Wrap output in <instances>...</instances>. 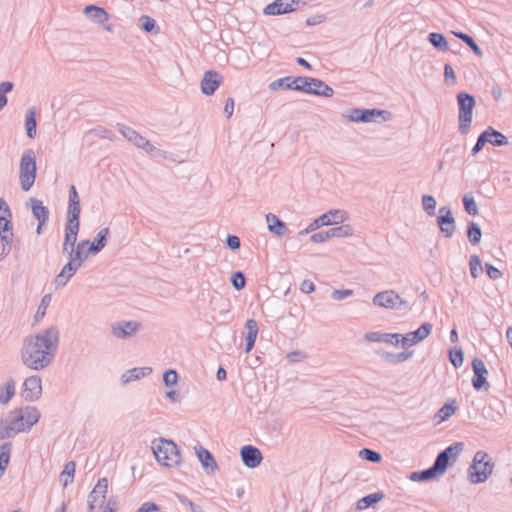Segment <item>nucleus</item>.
<instances>
[{
	"label": "nucleus",
	"instance_id": "f257e3e1",
	"mask_svg": "<svg viewBox=\"0 0 512 512\" xmlns=\"http://www.w3.org/2000/svg\"><path fill=\"white\" fill-rule=\"evenodd\" d=\"M59 341L60 332L54 326L25 337L20 349L22 364L30 370H44L53 362Z\"/></svg>",
	"mask_w": 512,
	"mask_h": 512
},
{
	"label": "nucleus",
	"instance_id": "f03ea898",
	"mask_svg": "<svg viewBox=\"0 0 512 512\" xmlns=\"http://www.w3.org/2000/svg\"><path fill=\"white\" fill-rule=\"evenodd\" d=\"M494 462L484 450H478L467 469V478L471 484L484 483L493 473Z\"/></svg>",
	"mask_w": 512,
	"mask_h": 512
},
{
	"label": "nucleus",
	"instance_id": "7ed1b4c3",
	"mask_svg": "<svg viewBox=\"0 0 512 512\" xmlns=\"http://www.w3.org/2000/svg\"><path fill=\"white\" fill-rule=\"evenodd\" d=\"M153 454L161 465L172 468L180 465L181 454L177 444L173 440L160 438L152 442Z\"/></svg>",
	"mask_w": 512,
	"mask_h": 512
},
{
	"label": "nucleus",
	"instance_id": "20e7f679",
	"mask_svg": "<svg viewBox=\"0 0 512 512\" xmlns=\"http://www.w3.org/2000/svg\"><path fill=\"white\" fill-rule=\"evenodd\" d=\"M37 177L36 155L33 149L23 152L19 165V181L24 192L29 191Z\"/></svg>",
	"mask_w": 512,
	"mask_h": 512
},
{
	"label": "nucleus",
	"instance_id": "39448f33",
	"mask_svg": "<svg viewBox=\"0 0 512 512\" xmlns=\"http://www.w3.org/2000/svg\"><path fill=\"white\" fill-rule=\"evenodd\" d=\"M458 105L459 132L466 135L472 124L473 110L476 105L475 97L468 92H459L456 96Z\"/></svg>",
	"mask_w": 512,
	"mask_h": 512
},
{
	"label": "nucleus",
	"instance_id": "423d86ee",
	"mask_svg": "<svg viewBox=\"0 0 512 512\" xmlns=\"http://www.w3.org/2000/svg\"><path fill=\"white\" fill-rule=\"evenodd\" d=\"M372 303L375 306H379L390 310H411L412 308L411 304L408 301L404 300L394 290H385L376 293L372 298Z\"/></svg>",
	"mask_w": 512,
	"mask_h": 512
},
{
	"label": "nucleus",
	"instance_id": "0eeeda50",
	"mask_svg": "<svg viewBox=\"0 0 512 512\" xmlns=\"http://www.w3.org/2000/svg\"><path fill=\"white\" fill-rule=\"evenodd\" d=\"M345 116L351 122L371 123L376 122L379 117H381L383 121H388L391 118V113L387 110L377 108H353L347 111Z\"/></svg>",
	"mask_w": 512,
	"mask_h": 512
},
{
	"label": "nucleus",
	"instance_id": "6e6552de",
	"mask_svg": "<svg viewBox=\"0 0 512 512\" xmlns=\"http://www.w3.org/2000/svg\"><path fill=\"white\" fill-rule=\"evenodd\" d=\"M463 448V442H454L438 453L434 460L433 466L440 475L444 474L448 467H450L457 460Z\"/></svg>",
	"mask_w": 512,
	"mask_h": 512
},
{
	"label": "nucleus",
	"instance_id": "1a4fd4ad",
	"mask_svg": "<svg viewBox=\"0 0 512 512\" xmlns=\"http://www.w3.org/2000/svg\"><path fill=\"white\" fill-rule=\"evenodd\" d=\"M473 376L471 379L472 386L476 391H488L490 383L487 380L488 370L485 363L480 358H474L471 362Z\"/></svg>",
	"mask_w": 512,
	"mask_h": 512
},
{
	"label": "nucleus",
	"instance_id": "9d476101",
	"mask_svg": "<svg viewBox=\"0 0 512 512\" xmlns=\"http://www.w3.org/2000/svg\"><path fill=\"white\" fill-rule=\"evenodd\" d=\"M42 395V380L39 375H31L27 377L21 389V396L28 402H35Z\"/></svg>",
	"mask_w": 512,
	"mask_h": 512
},
{
	"label": "nucleus",
	"instance_id": "9b49d317",
	"mask_svg": "<svg viewBox=\"0 0 512 512\" xmlns=\"http://www.w3.org/2000/svg\"><path fill=\"white\" fill-rule=\"evenodd\" d=\"M80 198L75 185H71L68 194V207L66 214V223L80 226Z\"/></svg>",
	"mask_w": 512,
	"mask_h": 512
},
{
	"label": "nucleus",
	"instance_id": "f8f14e48",
	"mask_svg": "<svg viewBox=\"0 0 512 512\" xmlns=\"http://www.w3.org/2000/svg\"><path fill=\"white\" fill-rule=\"evenodd\" d=\"M433 329V325L430 322H424L416 330L406 334H401L400 343L403 347L413 346L422 340L426 339Z\"/></svg>",
	"mask_w": 512,
	"mask_h": 512
},
{
	"label": "nucleus",
	"instance_id": "ddd939ff",
	"mask_svg": "<svg viewBox=\"0 0 512 512\" xmlns=\"http://www.w3.org/2000/svg\"><path fill=\"white\" fill-rule=\"evenodd\" d=\"M437 225L445 238H451L453 236L456 229V223L449 206H442L439 208Z\"/></svg>",
	"mask_w": 512,
	"mask_h": 512
},
{
	"label": "nucleus",
	"instance_id": "4468645a",
	"mask_svg": "<svg viewBox=\"0 0 512 512\" xmlns=\"http://www.w3.org/2000/svg\"><path fill=\"white\" fill-rule=\"evenodd\" d=\"M118 129L123 137H125L129 142L133 143L137 148L143 149L149 153L155 150V147L135 129L124 124H118Z\"/></svg>",
	"mask_w": 512,
	"mask_h": 512
},
{
	"label": "nucleus",
	"instance_id": "2eb2a0df",
	"mask_svg": "<svg viewBox=\"0 0 512 512\" xmlns=\"http://www.w3.org/2000/svg\"><path fill=\"white\" fill-rule=\"evenodd\" d=\"M240 456L243 464L250 469L258 467L263 460L260 449L253 445H244L241 447Z\"/></svg>",
	"mask_w": 512,
	"mask_h": 512
},
{
	"label": "nucleus",
	"instance_id": "dca6fc26",
	"mask_svg": "<svg viewBox=\"0 0 512 512\" xmlns=\"http://www.w3.org/2000/svg\"><path fill=\"white\" fill-rule=\"evenodd\" d=\"M222 82L221 74L216 70H208L201 80V91L204 95L211 96Z\"/></svg>",
	"mask_w": 512,
	"mask_h": 512
},
{
	"label": "nucleus",
	"instance_id": "f3484780",
	"mask_svg": "<svg viewBox=\"0 0 512 512\" xmlns=\"http://www.w3.org/2000/svg\"><path fill=\"white\" fill-rule=\"evenodd\" d=\"M346 218L347 213L344 210L332 209L314 219V226H317V228L319 229L322 226L343 223L346 220Z\"/></svg>",
	"mask_w": 512,
	"mask_h": 512
},
{
	"label": "nucleus",
	"instance_id": "a211bd4d",
	"mask_svg": "<svg viewBox=\"0 0 512 512\" xmlns=\"http://www.w3.org/2000/svg\"><path fill=\"white\" fill-rule=\"evenodd\" d=\"M194 449L202 468L206 471V473L214 474L218 469V464L214 455L201 445L195 446Z\"/></svg>",
	"mask_w": 512,
	"mask_h": 512
},
{
	"label": "nucleus",
	"instance_id": "6ab92c4d",
	"mask_svg": "<svg viewBox=\"0 0 512 512\" xmlns=\"http://www.w3.org/2000/svg\"><path fill=\"white\" fill-rule=\"evenodd\" d=\"M27 431L23 425H18L10 414L5 419L0 420V440L15 437L20 432Z\"/></svg>",
	"mask_w": 512,
	"mask_h": 512
},
{
	"label": "nucleus",
	"instance_id": "aec40b11",
	"mask_svg": "<svg viewBox=\"0 0 512 512\" xmlns=\"http://www.w3.org/2000/svg\"><path fill=\"white\" fill-rule=\"evenodd\" d=\"M81 266H78L73 260L68 262L62 267L61 271L55 276L53 284L55 288H62L67 285L70 279L76 274Z\"/></svg>",
	"mask_w": 512,
	"mask_h": 512
},
{
	"label": "nucleus",
	"instance_id": "412c9836",
	"mask_svg": "<svg viewBox=\"0 0 512 512\" xmlns=\"http://www.w3.org/2000/svg\"><path fill=\"white\" fill-rule=\"evenodd\" d=\"M139 328V323L135 321H121L112 324V334L118 339L131 337Z\"/></svg>",
	"mask_w": 512,
	"mask_h": 512
},
{
	"label": "nucleus",
	"instance_id": "4be33fe9",
	"mask_svg": "<svg viewBox=\"0 0 512 512\" xmlns=\"http://www.w3.org/2000/svg\"><path fill=\"white\" fill-rule=\"evenodd\" d=\"M89 240H81L77 243V245L70 249L69 251V259L73 260L78 266H82L83 263L87 260L92 251H90V247L88 246Z\"/></svg>",
	"mask_w": 512,
	"mask_h": 512
},
{
	"label": "nucleus",
	"instance_id": "5701e85b",
	"mask_svg": "<svg viewBox=\"0 0 512 512\" xmlns=\"http://www.w3.org/2000/svg\"><path fill=\"white\" fill-rule=\"evenodd\" d=\"M12 231V211L6 200L0 197V234Z\"/></svg>",
	"mask_w": 512,
	"mask_h": 512
},
{
	"label": "nucleus",
	"instance_id": "b1692460",
	"mask_svg": "<svg viewBox=\"0 0 512 512\" xmlns=\"http://www.w3.org/2000/svg\"><path fill=\"white\" fill-rule=\"evenodd\" d=\"M265 218L269 232L276 235L277 237H282L287 234L288 228L286 223L282 221L277 215L268 213L265 215Z\"/></svg>",
	"mask_w": 512,
	"mask_h": 512
},
{
	"label": "nucleus",
	"instance_id": "393cba45",
	"mask_svg": "<svg viewBox=\"0 0 512 512\" xmlns=\"http://www.w3.org/2000/svg\"><path fill=\"white\" fill-rule=\"evenodd\" d=\"M400 336V333L367 332L364 338L369 342H383L396 346L400 343Z\"/></svg>",
	"mask_w": 512,
	"mask_h": 512
},
{
	"label": "nucleus",
	"instance_id": "a878e982",
	"mask_svg": "<svg viewBox=\"0 0 512 512\" xmlns=\"http://www.w3.org/2000/svg\"><path fill=\"white\" fill-rule=\"evenodd\" d=\"M289 0H275L268 5L265 6L263 9V13L265 15H284L288 13L293 12V8L291 7V4H288Z\"/></svg>",
	"mask_w": 512,
	"mask_h": 512
},
{
	"label": "nucleus",
	"instance_id": "bb28decb",
	"mask_svg": "<svg viewBox=\"0 0 512 512\" xmlns=\"http://www.w3.org/2000/svg\"><path fill=\"white\" fill-rule=\"evenodd\" d=\"M245 329V352H250L254 346L258 335V324L254 319H248L244 325Z\"/></svg>",
	"mask_w": 512,
	"mask_h": 512
},
{
	"label": "nucleus",
	"instance_id": "cd10ccee",
	"mask_svg": "<svg viewBox=\"0 0 512 512\" xmlns=\"http://www.w3.org/2000/svg\"><path fill=\"white\" fill-rule=\"evenodd\" d=\"M152 373V368L150 367H135L129 370H126L121 376V383L123 385H127L133 381L140 380Z\"/></svg>",
	"mask_w": 512,
	"mask_h": 512
},
{
	"label": "nucleus",
	"instance_id": "c85d7f7f",
	"mask_svg": "<svg viewBox=\"0 0 512 512\" xmlns=\"http://www.w3.org/2000/svg\"><path fill=\"white\" fill-rule=\"evenodd\" d=\"M31 210L33 216L40 222V225H46L49 220V209L41 200L31 198Z\"/></svg>",
	"mask_w": 512,
	"mask_h": 512
},
{
	"label": "nucleus",
	"instance_id": "c756f323",
	"mask_svg": "<svg viewBox=\"0 0 512 512\" xmlns=\"http://www.w3.org/2000/svg\"><path fill=\"white\" fill-rule=\"evenodd\" d=\"M377 354L386 362L390 364L403 363L413 356V351L406 350L400 353H392L388 351H378Z\"/></svg>",
	"mask_w": 512,
	"mask_h": 512
},
{
	"label": "nucleus",
	"instance_id": "7c9ffc66",
	"mask_svg": "<svg viewBox=\"0 0 512 512\" xmlns=\"http://www.w3.org/2000/svg\"><path fill=\"white\" fill-rule=\"evenodd\" d=\"M20 412L23 415L25 421V428L29 431L38 421L40 420L41 413L35 406H25L20 408Z\"/></svg>",
	"mask_w": 512,
	"mask_h": 512
},
{
	"label": "nucleus",
	"instance_id": "2f4dec72",
	"mask_svg": "<svg viewBox=\"0 0 512 512\" xmlns=\"http://www.w3.org/2000/svg\"><path fill=\"white\" fill-rule=\"evenodd\" d=\"M84 13L87 17H89L91 20L98 24L105 23L109 18V15L104 8L93 4L87 5L84 8Z\"/></svg>",
	"mask_w": 512,
	"mask_h": 512
},
{
	"label": "nucleus",
	"instance_id": "473e14b6",
	"mask_svg": "<svg viewBox=\"0 0 512 512\" xmlns=\"http://www.w3.org/2000/svg\"><path fill=\"white\" fill-rule=\"evenodd\" d=\"M109 235V228L101 229L93 241H89L88 246L90 247V251H92V255H96L100 253L107 244V239Z\"/></svg>",
	"mask_w": 512,
	"mask_h": 512
},
{
	"label": "nucleus",
	"instance_id": "72a5a7b5",
	"mask_svg": "<svg viewBox=\"0 0 512 512\" xmlns=\"http://www.w3.org/2000/svg\"><path fill=\"white\" fill-rule=\"evenodd\" d=\"M312 91L311 95L321 96L330 98L334 95V90L328 84H326L323 80L318 78H313L311 81Z\"/></svg>",
	"mask_w": 512,
	"mask_h": 512
},
{
	"label": "nucleus",
	"instance_id": "f704fd0d",
	"mask_svg": "<svg viewBox=\"0 0 512 512\" xmlns=\"http://www.w3.org/2000/svg\"><path fill=\"white\" fill-rule=\"evenodd\" d=\"M439 476H441V475L439 474V472L435 469V467L432 464L427 469L412 472L409 476V479L414 482H425V481H430V480L436 479Z\"/></svg>",
	"mask_w": 512,
	"mask_h": 512
},
{
	"label": "nucleus",
	"instance_id": "c9c22d12",
	"mask_svg": "<svg viewBox=\"0 0 512 512\" xmlns=\"http://www.w3.org/2000/svg\"><path fill=\"white\" fill-rule=\"evenodd\" d=\"M484 132L487 135V143L492 146L501 147L508 144V138L492 126L487 127Z\"/></svg>",
	"mask_w": 512,
	"mask_h": 512
},
{
	"label": "nucleus",
	"instance_id": "e433bc0d",
	"mask_svg": "<svg viewBox=\"0 0 512 512\" xmlns=\"http://www.w3.org/2000/svg\"><path fill=\"white\" fill-rule=\"evenodd\" d=\"M26 135L30 139H34L37 133V120L35 108H29L25 116Z\"/></svg>",
	"mask_w": 512,
	"mask_h": 512
},
{
	"label": "nucleus",
	"instance_id": "4c0bfd02",
	"mask_svg": "<svg viewBox=\"0 0 512 512\" xmlns=\"http://www.w3.org/2000/svg\"><path fill=\"white\" fill-rule=\"evenodd\" d=\"M457 410V403L455 399H449L436 413L435 417L438 422L448 420Z\"/></svg>",
	"mask_w": 512,
	"mask_h": 512
},
{
	"label": "nucleus",
	"instance_id": "58836bf2",
	"mask_svg": "<svg viewBox=\"0 0 512 512\" xmlns=\"http://www.w3.org/2000/svg\"><path fill=\"white\" fill-rule=\"evenodd\" d=\"M80 226L65 224V235L64 242L65 246H70V249H73L77 245V236L79 233Z\"/></svg>",
	"mask_w": 512,
	"mask_h": 512
},
{
	"label": "nucleus",
	"instance_id": "ea45409f",
	"mask_svg": "<svg viewBox=\"0 0 512 512\" xmlns=\"http://www.w3.org/2000/svg\"><path fill=\"white\" fill-rule=\"evenodd\" d=\"M429 43L437 50L445 52L449 49L447 38L438 32L428 34Z\"/></svg>",
	"mask_w": 512,
	"mask_h": 512
},
{
	"label": "nucleus",
	"instance_id": "a19ab883",
	"mask_svg": "<svg viewBox=\"0 0 512 512\" xmlns=\"http://www.w3.org/2000/svg\"><path fill=\"white\" fill-rule=\"evenodd\" d=\"M383 497L384 495L381 492L370 493L358 500L357 509L362 510L373 507L380 500H382Z\"/></svg>",
	"mask_w": 512,
	"mask_h": 512
},
{
	"label": "nucleus",
	"instance_id": "79ce46f5",
	"mask_svg": "<svg viewBox=\"0 0 512 512\" xmlns=\"http://www.w3.org/2000/svg\"><path fill=\"white\" fill-rule=\"evenodd\" d=\"M108 491V479L106 477L98 479L96 485L93 490L89 493L88 498L93 500H98L99 497L105 499L106 493Z\"/></svg>",
	"mask_w": 512,
	"mask_h": 512
},
{
	"label": "nucleus",
	"instance_id": "37998d69",
	"mask_svg": "<svg viewBox=\"0 0 512 512\" xmlns=\"http://www.w3.org/2000/svg\"><path fill=\"white\" fill-rule=\"evenodd\" d=\"M311 81H313V77H308V76L294 77L293 90L311 95V91H312Z\"/></svg>",
	"mask_w": 512,
	"mask_h": 512
},
{
	"label": "nucleus",
	"instance_id": "c03bdc74",
	"mask_svg": "<svg viewBox=\"0 0 512 512\" xmlns=\"http://www.w3.org/2000/svg\"><path fill=\"white\" fill-rule=\"evenodd\" d=\"M76 471V463L74 461H68L60 475V481L63 487H67L73 482V478Z\"/></svg>",
	"mask_w": 512,
	"mask_h": 512
},
{
	"label": "nucleus",
	"instance_id": "a18cd8bd",
	"mask_svg": "<svg viewBox=\"0 0 512 512\" xmlns=\"http://www.w3.org/2000/svg\"><path fill=\"white\" fill-rule=\"evenodd\" d=\"M11 457V443H3L0 446V478L5 474Z\"/></svg>",
	"mask_w": 512,
	"mask_h": 512
},
{
	"label": "nucleus",
	"instance_id": "49530a36",
	"mask_svg": "<svg viewBox=\"0 0 512 512\" xmlns=\"http://www.w3.org/2000/svg\"><path fill=\"white\" fill-rule=\"evenodd\" d=\"M467 237L471 245H477L482 237V230L478 223L470 221L467 225Z\"/></svg>",
	"mask_w": 512,
	"mask_h": 512
},
{
	"label": "nucleus",
	"instance_id": "de8ad7c7",
	"mask_svg": "<svg viewBox=\"0 0 512 512\" xmlns=\"http://www.w3.org/2000/svg\"><path fill=\"white\" fill-rule=\"evenodd\" d=\"M329 232V239L331 238H343L350 237L353 235V227L349 224H342L337 227H333L327 230Z\"/></svg>",
	"mask_w": 512,
	"mask_h": 512
},
{
	"label": "nucleus",
	"instance_id": "09e8293b",
	"mask_svg": "<svg viewBox=\"0 0 512 512\" xmlns=\"http://www.w3.org/2000/svg\"><path fill=\"white\" fill-rule=\"evenodd\" d=\"M454 35L458 39H460L462 42H464L477 56L482 55L481 48L479 47V45L476 43V41L474 40V38L471 35L461 32V31L454 32Z\"/></svg>",
	"mask_w": 512,
	"mask_h": 512
},
{
	"label": "nucleus",
	"instance_id": "8fccbe9b",
	"mask_svg": "<svg viewBox=\"0 0 512 512\" xmlns=\"http://www.w3.org/2000/svg\"><path fill=\"white\" fill-rule=\"evenodd\" d=\"M294 77L286 76L283 78L276 79L269 84V89L272 91L278 89L293 90Z\"/></svg>",
	"mask_w": 512,
	"mask_h": 512
},
{
	"label": "nucleus",
	"instance_id": "3c124183",
	"mask_svg": "<svg viewBox=\"0 0 512 512\" xmlns=\"http://www.w3.org/2000/svg\"><path fill=\"white\" fill-rule=\"evenodd\" d=\"M464 210L467 214L475 216L478 214V207L472 193H466L462 198Z\"/></svg>",
	"mask_w": 512,
	"mask_h": 512
},
{
	"label": "nucleus",
	"instance_id": "603ef678",
	"mask_svg": "<svg viewBox=\"0 0 512 512\" xmlns=\"http://www.w3.org/2000/svg\"><path fill=\"white\" fill-rule=\"evenodd\" d=\"M14 395H15V382L13 379H9L5 383L4 387L2 388V391L0 392V402L8 403Z\"/></svg>",
	"mask_w": 512,
	"mask_h": 512
},
{
	"label": "nucleus",
	"instance_id": "864d4df0",
	"mask_svg": "<svg viewBox=\"0 0 512 512\" xmlns=\"http://www.w3.org/2000/svg\"><path fill=\"white\" fill-rule=\"evenodd\" d=\"M359 456L368 462L371 463H379L382 460V456L378 451H375L370 448H363L359 452Z\"/></svg>",
	"mask_w": 512,
	"mask_h": 512
},
{
	"label": "nucleus",
	"instance_id": "5fc2aeb1",
	"mask_svg": "<svg viewBox=\"0 0 512 512\" xmlns=\"http://www.w3.org/2000/svg\"><path fill=\"white\" fill-rule=\"evenodd\" d=\"M230 281L235 290L240 291L246 286V277L242 271H235L230 277Z\"/></svg>",
	"mask_w": 512,
	"mask_h": 512
},
{
	"label": "nucleus",
	"instance_id": "6e6d98bb",
	"mask_svg": "<svg viewBox=\"0 0 512 512\" xmlns=\"http://www.w3.org/2000/svg\"><path fill=\"white\" fill-rule=\"evenodd\" d=\"M14 84L10 81L0 83V110H2L8 102L6 94L13 90Z\"/></svg>",
	"mask_w": 512,
	"mask_h": 512
},
{
	"label": "nucleus",
	"instance_id": "4d7b16f0",
	"mask_svg": "<svg viewBox=\"0 0 512 512\" xmlns=\"http://www.w3.org/2000/svg\"><path fill=\"white\" fill-rule=\"evenodd\" d=\"M449 360L454 368H459L464 362V353L461 348H455L449 350Z\"/></svg>",
	"mask_w": 512,
	"mask_h": 512
},
{
	"label": "nucleus",
	"instance_id": "13d9d810",
	"mask_svg": "<svg viewBox=\"0 0 512 512\" xmlns=\"http://www.w3.org/2000/svg\"><path fill=\"white\" fill-rule=\"evenodd\" d=\"M422 206H423V209L424 211L429 215V216H434L435 215V210H436V200L435 198L432 196V195H423L422 196Z\"/></svg>",
	"mask_w": 512,
	"mask_h": 512
},
{
	"label": "nucleus",
	"instance_id": "bf43d9fd",
	"mask_svg": "<svg viewBox=\"0 0 512 512\" xmlns=\"http://www.w3.org/2000/svg\"><path fill=\"white\" fill-rule=\"evenodd\" d=\"M139 22H140L141 28L145 32H149V33L156 32L157 23H156L155 19H153L152 17H150L148 15H142L139 18Z\"/></svg>",
	"mask_w": 512,
	"mask_h": 512
},
{
	"label": "nucleus",
	"instance_id": "052dcab7",
	"mask_svg": "<svg viewBox=\"0 0 512 512\" xmlns=\"http://www.w3.org/2000/svg\"><path fill=\"white\" fill-rule=\"evenodd\" d=\"M176 498L178 499V501L185 505L186 507H188L190 509L191 512H204V510L202 509V507L196 503H194L193 501H191L188 497H186L185 495H182V494H176Z\"/></svg>",
	"mask_w": 512,
	"mask_h": 512
},
{
	"label": "nucleus",
	"instance_id": "680f3d73",
	"mask_svg": "<svg viewBox=\"0 0 512 512\" xmlns=\"http://www.w3.org/2000/svg\"><path fill=\"white\" fill-rule=\"evenodd\" d=\"M178 382V373L174 369H169L163 374V384L170 388Z\"/></svg>",
	"mask_w": 512,
	"mask_h": 512
},
{
	"label": "nucleus",
	"instance_id": "e2e57ef3",
	"mask_svg": "<svg viewBox=\"0 0 512 512\" xmlns=\"http://www.w3.org/2000/svg\"><path fill=\"white\" fill-rule=\"evenodd\" d=\"M470 274L473 278H477L481 272V260L478 255H472L469 261Z\"/></svg>",
	"mask_w": 512,
	"mask_h": 512
},
{
	"label": "nucleus",
	"instance_id": "0e129e2a",
	"mask_svg": "<svg viewBox=\"0 0 512 512\" xmlns=\"http://www.w3.org/2000/svg\"><path fill=\"white\" fill-rule=\"evenodd\" d=\"M51 299H52L51 294H45L42 297L41 302L36 311V315H35L36 319L42 318L45 315L46 309L49 306Z\"/></svg>",
	"mask_w": 512,
	"mask_h": 512
},
{
	"label": "nucleus",
	"instance_id": "69168bd1",
	"mask_svg": "<svg viewBox=\"0 0 512 512\" xmlns=\"http://www.w3.org/2000/svg\"><path fill=\"white\" fill-rule=\"evenodd\" d=\"M487 140L488 139H487V135L485 134V132L483 131L482 133H480V135L477 137L476 143L472 147L471 154L473 156L478 154L483 149L485 144L487 143Z\"/></svg>",
	"mask_w": 512,
	"mask_h": 512
},
{
	"label": "nucleus",
	"instance_id": "338daca9",
	"mask_svg": "<svg viewBox=\"0 0 512 512\" xmlns=\"http://www.w3.org/2000/svg\"><path fill=\"white\" fill-rule=\"evenodd\" d=\"M225 245L228 249L236 251L241 246L240 238L233 234H228L225 240Z\"/></svg>",
	"mask_w": 512,
	"mask_h": 512
},
{
	"label": "nucleus",
	"instance_id": "774afa93",
	"mask_svg": "<svg viewBox=\"0 0 512 512\" xmlns=\"http://www.w3.org/2000/svg\"><path fill=\"white\" fill-rule=\"evenodd\" d=\"M160 510V505L152 501H147L144 502L135 512H159Z\"/></svg>",
	"mask_w": 512,
	"mask_h": 512
}]
</instances>
